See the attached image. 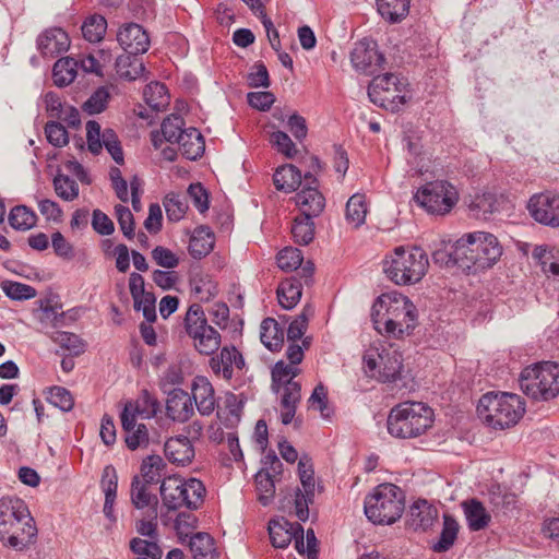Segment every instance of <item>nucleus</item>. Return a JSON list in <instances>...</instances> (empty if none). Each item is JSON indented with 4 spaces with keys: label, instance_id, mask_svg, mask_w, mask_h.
<instances>
[{
    "label": "nucleus",
    "instance_id": "1",
    "mask_svg": "<svg viewBox=\"0 0 559 559\" xmlns=\"http://www.w3.org/2000/svg\"><path fill=\"white\" fill-rule=\"evenodd\" d=\"M37 527L26 503L20 498L0 499V540L15 550L35 542Z\"/></svg>",
    "mask_w": 559,
    "mask_h": 559
},
{
    "label": "nucleus",
    "instance_id": "2",
    "mask_svg": "<svg viewBox=\"0 0 559 559\" xmlns=\"http://www.w3.org/2000/svg\"><path fill=\"white\" fill-rule=\"evenodd\" d=\"M501 254L502 247L498 238L489 233L474 231L456 240L455 255L461 262V270L468 273L491 267Z\"/></svg>",
    "mask_w": 559,
    "mask_h": 559
},
{
    "label": "nucleus",
    "instance_id": "3",
    "mask_svg": "<svg viewBox=\"0 0 559 559\" xmlns=\"http://www.w3.org/2000/svg\"><path fill=\"white\" fill-rule=\"evenodd\" d=\"M433 411L423 402H403L389 413L386 427L394 438L411 439L421 436L432 426Z\"/></svg>",
    "mask_w": 559,
    "mask_h": 559
},
{
    "label": "nucleus",
    "instance_id": "4",
    "mask_svg": "<svg viewBox=\"0 0 559 559\" xmlns=\"http://www.w3.org/2000/svg\"><path fill=\"white\" fill-rule=\"evenodd\" d=\"M479 417L495 429L514 426L525 413V403L513 393L488 392L477 405Z\"/></svg>",
    "mask_w": 559,
    "mask_h": 559
},
{
    "label": "nucleus",
    "instance_id": "5",
    "mask_svg": "<svg viewBox=\"0 0 559 559\" xmlns=\"http://www.w3.org/2000/svg\"><path fill=\"white\" fill-rule=\"evenodd\" d=\"M364 509L366 516L373 524H393L404 512V491L394 484H381L365 498Z\"/></svg>",
    "mask_w": 559,
    "mask_h": 559
},
{
    "label": "nucleus",
    "instance_id": "6",
    "mask_svg": "<svg viewBox=\"0 0 559 559\" xmlns=\"http://www.w3.org/2000/svg\"><path fill=\"white\" fill-rule=\"evenodd\" d=\"M429 266L427 253L419 247H397L391 260L384 261L383 271L396 285L418 283Z\"/></svg>",
    "mask_w": 559,
    "mask_h": 559
},
{
    "label": "nucleus",
    "instance_id": "7",
    "mask_svg": "<svg viewBox=\"0 0 559 559\" xmlns=\"http://www.w3.org/2000/svg\"><path fill=\"white\" fill-rule=\"evenodd\" d=\"M522 392L534 401H550L559 394V364L540 361L525 367L519 377Z\"/></svg>",
    "mask_w": 559,
    "mask_h": 559
},
{
    "label": "nucleus",
    "instance_id": "8",
    "mask_svg": "<svg viewBox=\"0 0 559 559\" xmlns=\"http://www.w3.org/2000/svg\"><path fill=\"white\" fill-rule=\"evenodd\" d=\"M159 490L163 504L170 511L181 507L197 510L205 495L203 483L197 478L183 481L177 477H168L163 479Z\"/></svg>",
    "mask_w": 559,
    "mask_h": 559
},
{
    "label": "nucleus",
    "instance_id": "9",
    "mask_svg": "<svg viewBox=\"0 0 559 559\" xmlns=\"http://www.w3.org/2000/svg\"><path fill=\"white\" fill-rule=\"evenodd\" d=\"M414 200L428 213L445 215L459 201L457 189L445 179H436L421 186Z\"/></svg>",
    "mask_w": 559,
    "mask_h": 559
},
{
    "label": "nucleus",
    "instance_id": "10",
    "mask_svg": "<svg viewBox=\"0 0 559 559\" xmlns=\"http://www.w3.org/2000/svg\"><path fill=\"white\" fill-rule=\"evenodd\" d=\"M384 320V336L402 340L414 333L418 325L416 306L406 296L390 300Z\"/></svg>",
    "mask_w": 559,
    "mask_h": 559
},
{
    "label": "nucleus",
    "instance_id": "11",
    "mask_svg": "<svg viewBox=\"0 0 559 559\" xmlns=\"http://www.w3.org/2000/svg\"><path fill=\"white\" fill-rule=\"evenodd\" d=\"M408 91L395 74L385 73L372 79L368 86V96L374 105L395 112L407 102Z\"/></svg>",
    "mask_w": 559,
    "mask_h": 559
},
{
    "label": "nucleus",
    "instance_id": "12",
    "mask_svg": "<svg viewBox=\"0 0 559 559\" xmlns=\"http://www.w3.org/2000/svg\"><path fill=\"white\" fill-rule=\"evenodd\" d=\"M86 142L92 154L97 155L103 148H106L117 165H123L124 154L121 142L112 129L102 131L97 121L90 120L86 123Z\"/></svg>",
    "mask_w": 559,
    "mask_h": 559
},
{
    "label": "nucleus",
    "instance_id": "13",
    "mask_svg": "<svg viewBox=\"0 0 559 559\" xmlns=\"http://www.w3.org/2000/svg\"><path fill=\"white\" fill-rule=\"evenodd\" d=\"M379 362L371 355L364 356L366 365V372H371L370 376L374 377V371L379 367L377 379L382 383H393L401 379L403 369V356L397 349H382L378 354Z\"/></svg>",
    "mask_w": 559,
    "mask_h": 559
},
{
    "label": "nucleus",
    "instance_id": "14",
    "mask_svg": "<svg viewBox=\"0 0 559 559\" xmlns=\"http://www.w3.org/2000/svg\"><path fill=\"white\" fill-rule=\"evenodd\" d=\"M353 67L367 75H373L384 69L385 58L379 51L378 44L368 38L357 41L350 52Z\"/></svg>",
    "mask_w": 559,
    "mask_h": 559
},
{
    "label": "nucleus",
    "instance_id": "15",
    "mask_svg": "<svg viewBox=\"0 0 559 559\" xmlns=\"http://www.w3.org/2000/svg\"><path fill=\"white\" fill-rule=\"evenodd\" d=\"M531 216L547 226H559V194L549 191L533 195L527 204Z\"/></svg>",
    "mask_w": 559,
    "mask_h": 559
},
{
    "label": "nucleus",
    "instance_id": "16",
    "mask_svg": "<svg viewBox=\"0 0 559 559\" xmlns=\"http://www.w3.org/2000/svg\"><path fill=\"white\" fill-rule=\"evenodd\" d=\"M117 40L122 49L130 55H141L150 48V37L146 31L136 23H129L122 26Z\"/></svg>",
    "mask_w": 559,
    "mask_h": 559
},
{
    "label": "nucleus",
    "instance_id": "17",
    "mask_svg": "<svg viewBox=\"0 0 559 559\" xmlns=\"http://www.w3.org/2000/svg\"><path fill=\"white\" fill-rule=\"evenodd\" d=\"M36 45L44 58H56L69 49L70 38L62 28L50 27L38 35Z\"/></svg>",
    "mask_w": 559,
    "mask_h": 559
},
{
    "label": "nucleus",
    "instance_id": "18",
    "mask_svg": "<svg viewBox=\"0 0 559 559\" xmlns=\"http://www.w3.org/2000/svg\"><path fill=\"white\" fill-rule=\"evenodd\" d=\"M131 405H126L121 415V426L124 432V442L129 450L135 451L146 448L150 443L148 430L144 424H136L134 414H130Z\"/></svg>",
    "mask_w": 559,
    "mask_h": 559
},
{
    "label": "nucleus",
    "instance_id": "19",
    "mask_svg": "<svg viewBox=\"0 0 559 559\" xmlns=\"http://www.w3.org/2000/svg\"><path fill=\"white\" fill-rule=\"evenodd\" d=\"M305 178L309 179L310 177ZM311 178L313 179L311 183H316V186L304 187L296 193L295 202L301 214L318 217L325 207V198L318 189L317 177Z\"/></svg>",
    "mask_w": 559,
    "mask_h": 559
},
{
    "label": "nucleus",
    "instance_id": "20",
    "mask_svg": "<svg viewBox=\"0 0 559 559\" xmlns=\"http://www.w3.org/2000/svg\"><path fill=\"white\" fill-rule=\"evenodd\" d=\"M194 413L192 397L182 389H174L166 401V415L174 421L185 423Z\"/></svg>",
    "mask_w": 559,
    "mask_h": 559
},
{
    "label": "nucleus",
    "instance_id": "21",
    "mask_svg": "<svg viewBox=\"0 0 559 559\" xmlns=\"http://www.w3.org/2000/svg\"><path fill=\"white\" fill-rule=\"evenodd\" d=\"M164 452L171 463L181 466L190 464L195 455L194 448L186 436L169 438L165 442Z\"/></svg>",
    "mask_w": 559,
    "mask_h": 559
},
{
    "label": "nucleus",
    "instance_id": "22",
    "mask_svg": "<svg viewBox=\"0 0 559 559\" xmlns=\"http://www.w3.org/2000/svg\"><path fill=\"white\" fill-rule=\"evenodd\" d=\"M147 486L135 475L131 481V502L139 510L147 508V518L157 519L158 498L156 495L147 491Z\"/></svg>",
    "mask_w": 559,
    "mask_h": 559
},
{
    "label": "nucleus",
    "instance_id": "23",
    "mask_svg": "<svg viewBox=\"0 0 559 559\" xmlns=\"http://www.w3.org/2000/svg\"><path fill=\"white\" fill-rule=\"evenodd\" d=\"M298 533L304 534L299 523H292L285 519L269 522V535L275 548H286Z\"/></svg>",
    "mask_w": 559,
    "mask_h": 559
},
{
    "label": "nucleus",
    "instance_id": "24",
    "mask_svg": "<svg viewBox=\"0 0 559 559\" xmlns=\"http://www.w3.org/2000/svg\"><path fill=\"white\" fill-rule=\"evenodd\" d=\"M215 245V236L212 229L206 225L198 226L189 241V254L197 260H201L209 255Z\"/></svg>",
    "mask_w": 559,
    "mask_h": 559
},
{
    "label": "nucleus",
    "instance_id": "25",
    "mask_svg": "<svg viewBox=\"0 0 559 559\" xmlns=\"http://www.w3.org/2000/svg\"><path fill=\"white\" fill-rule=\"evenodd\" d=\"M192 401H194L199 413L203 416L211 415L215 409L214 389L204 377H198L192 385Z\"/></svg>",
    "mask_w": 559,
    "mask_h": 559
},
{
    "label": "nucleus",
    "instance_id": "26",
    "mask_svg": "<svg viewBox=\"0 0 559 559\" xmlns=\"http://www.w3.org/2000/svg\"><path fill=\"white\" fill-rule=\"evenodd\" d=\"M438 518V510L426 500L414 502L409 510L408 526L414 531H427Z\"/></svg>",
    "mask_w": 559,
    "mask_h": 559
},
{
    "label": "nucleus",
    "instance_id": "27",
    "mask_svg": "<svg viewBox=\"0 0 559 559\" xmlns=\"http://www.w3.org/2000/svg\"><path fill=\"white\" fill-rule=\"evenodd\" d=\"M464 515L472 532L484 530L490 523L491 516L484 504L476 498L462 502Z\"/></svg>",
    "mask_w": 559,
    "mask_h": 559
},
{
    "label": "nucleus",
    "instance_id": "28",
    "mask_svg": "<svg viewBox=\"0 0 559 559\" xmlns=\"http://www.w3.org/2000/svg\"><path fill=\"white\" fill-rule=\"evenodd\" d=\"M100 485L105 493L104 514L110 521H115L114 503L117 496L118 476L116 468L112 465L105 466Z\"/></svg>",
    "mask_w": 559,
    "mask_h": 559
},
{
    "label": "nucleus",
    "instance_id": "29",
    "mask_svg": "<svg viewBox=\"0 0 559 559\" xmlns=\"http://www.w3.org/2000/svg\"><path fill=\"white\" fill-rule=\"evenodd\" d=\"M189 284L191 292L200 301H210L218 294L217 284L212 276L201 270L192 272Z\"/></svg>",
    "mask_w": 559,
    "mask_h": 559
},
{
    "label": "nucleus",
    "instance_id": "30",
    "mask_svg": "<svg viewBox=\"0 0 559 559\" xmlns=\"http://www.w3.org/2000/svg\"><path fill=\"white\" fill-rule=\"evenodd\" d=\"M183 156L194 160L201 157L205 150V142L201 132L195 128H188L177 142Z\"/></svg>",
    "mask_w": 559,
    "mask_h": 559
},
{
    "label": "nucleus",
    "instance_id": "31",
    "mask_svg": "<svg viewBox=\"0 0 559 559\" xmlns=\"http://www.w3.org/2000/svg\"><path fill=\"white\" fill-rule=\"evenodd\" d=\"M260 340L271 352H278L284 344V330L275 319L265 318L261 323Z\"/></svg>",
    "mask_w": 559,
    "mask_h": 559
},
{
    "label": "nucleus",
    "instance_id": "32",
    "mask_svg": "<svg viewBox=\"0 0 559 559\" xmlns=\"http://www.w3.org/2000/svg\"><path fill=\"white\" fill-rule=\"evenodd\" d=\"M302 283L292 276L281 282L277 288V298L284 309H293L300 300Z\"/></svg>",
    "mask_w": 559,
    "mask_h": 559
},
{
    "label": "nucleus",
    "instance_id": "33",
    "mask_svg": "<svg viewBox=\"0 0 559 559\" xmlns=\"http://www.w3.org/2000/svg\"><path fill=\"white\" fill-rule=\"evenodd\" d=\"M379 14L390 23L404 20L411 7V0H376Z\"/></svg>",
    "mask_w": 559,
    "mask_h": 559
},
{
    "label": "nucleus",
    "instance_id": "34",
    "mask_svg": "<svg viewBox=\"0 0 559 559\" xmlns=\"http://www.w3.org/2000/svg\"><path fill=\"white\" fill-rule=\"evenodd\" d=\"M189 548L194 559H217L214 538L205 532H199L191 536Z\"/></svg>",
    "mask_w": 559,
    "mask_h": 559
},
{
    "label": "nucleus",
    "instance_id": "35",
    "mask_svg": "<svg viewBox=\"0 0 559 559\" xmlns=\"http://www.w3.org/2000/svg\"><path fill=\"white\" fill-rule=\"evenodd\" d=\"M460 525L453 515L443 514V525L440 538L431 546L432 551L441 554L448 551L455 543Z\"/></svg>",
    "mask_w": 559,
    "mask_h": 559
},
{
    "label": "nucleus",
    "instance_id": "36",
    "mask_svg": "<svg viewBox=\"0 0 559 559\" xmlns=\"http://www.w3.org/2000/svg\"><path fill=\"white\" fill-rule=\"evenodd\" d=\"M79 62L72 57L60 58L52 68L55 84L59 87L71 84L78 74Z\"/></svg>",
    "mask_w": 559,
    "mask_h": 559
},
{
    "label": "nucleus",
    "instance_id": "37",
    "mask_svg": "<svg viewBox=\"0 0 559 559\" xmlns=\"http://www.w3.org/2000/svg\"><path fill=\"white\" fill-rule=\"evenodd\" d=\"M138 56L127 53L117 58L116 71L121 79L133 81L144 74L145 67Z\"/></svg>",
    "mask_w": 559,
    "mask_h": 559
},
{
    "label": "nucleus",
    "instance_id": "38",
    "mask_svg": "<svg viewBox=\"0 0 559 559\" xmlns=\"http://www.w3.org/2000/svg\"><path fill=\"white\" fill-rule=\"evenodd\" d=\"M207 319L202 307L199 304H193L189 307L185 317V329L187 334L191 338H197L200 334L205 332V329H210Z\"/></svg>",
    "mask_w": 559,
    "mask_h": 559
},
{
    "label": "nucleus",
    "instance_id": "39",
    "mask_svg": "<svg viewBox=\"0 0 559 559\" xmlns=\"http://www.w3.org/2000/svg\"><path fill=\"white\" fill-rule=\"evenodd\" d=\"M467 206L474 217L488 219L497 210V199L491 192L477 193L471 198Z\"/></svg>",
    "mask_w": 559,
    "mask_h": 559
},
{
    "label": "nucleus",
    "instance_id": "40",
    "mask_svg": "<svg viewBox=\"0 0 559 559\" xmlns=\"http://www.w3.org/2000/svg\"><path fill=\"white\" fill-rule=\"evenodd\" d=\"M314 217L301 214L294 218L292 235L296 243L307 246L314 238Z\"/></svg>",
    "mask_w": 559,
    "mask_h": 559
},
{
    "label": "nucleus",
    "instance_id": "41",
    "mask_svg": "<svg viewBox=\"0 0 559 559\" xmlns=\"http://www.w3.org/2000/svg\"><path fill=\"white\" fill-rule=\"evenodd\" d=\"M267 467L261 468L254 476L258 500L262 506H269L275 495V480Z\"/></svg>",
    "mask_w": 559,
    "mask_h": 559
},
{
    "label": "nucleus",
    "instance_id": "42",
    "mask_svg": "<svg viewBox=\"0 0 559 559\" xmlns=\"http://www.w3.org/2000/svg\"><path fill=\"white\" fill-rule=\"evenodd\" d=\"M143 97L147 106L156 111L165 109L169 103L167 88L165 84L159 82H152L146 85Z\"/></svg>",
    "mask_w": 559,
    "mask_h": 559
},
{
    "label": "nucleus",
    "instance_id": "43",
    "mask_svg": "<svg viewBox=\"0 0 559 559\" xmlns=\"http://www.w3.org/2000/svg\"><path fill=\"white\" fill-rule=\"evenodd\" d=\"M367 215V205L365 195L360 193L353 194L346 203V221L355 228L365 223Z\"/></svg>",
    "mask_w": 559,
    "mask_h": 559
},
{
    "label": "nucleus",
    "instance_id": "44",
    "mask_svg": "<svg viewBox=\"0 0 559 559\" xmlns=\"http://www.w3.org/2000/svg\"><path fill=\"white\" fill-rule=\"evenodd\" d=\"M127 405H131L130 414H134V418L138 415L143 418H152L159 411V402L147 390H142L134 405L132 403Z\"/></svg>",
    "mask_w": 559,
    "mask_h": 559
},
{
    "label": "nucleus",
    "instance_id": "45",
    "mask_svg": "<svg viewBox=\"0 0 559 559\" xmlns=\"http://www.w3.org/2000/svg\"><path fill=\"white\" fill-rule=\"evenodd\" d=\"M9 223L16 230H28L36 226L37 215L25 205H16L9 214Z\"/></svg>",
    "mask_w": 559,
    "mask_h": 559
},
{
    "label": "nucleus",
    "instance_id": "46",
    "mask_svg": "<svg viewBox=\"0 0 559 559\" xmlns=\"http://www.w3.org/2000/svg\"><path fill=\"white\" fill-rule=\"evenodd\" d=\"M165 467L166 464L162 456L155 454L146 456L141 464L143 483L147 485L157 484L163 476L162 472Z\"/></svg>",
    "mask_w": 559,
    "mask_h": 559
},
{
    "label": "nucleus",
    "instance_id": "47",
    "mask_svg": "<svg viewBox=\"0 0 559 559\" xmlns=\"http://www.w3.org/2000/svg\"><path fill=\"white\" fill-rule=\"evenodd\" d=\"M236 352L235 346H225L221 349L219 355L214 356L210 360V366L214 373L218 374L219 372L223 373V378L225 380H230L234 376L233 370V355L231 353Z\"/></svg>",
    "mask_w": 559,
    "mask_h": 559
},
{
    "label": "nucleus",
    "instance_id": "48",
    "mask_svg": "<svg viewBox=\"0 0 559 559\" xmlns=\"http://www.w3.org/2000/svg\"><path fill=\"white\" fill-rule=\"evenodd\" d=\"M50 338L62 348L69 350L72 356H79L85 350V343L74 333L56 331L51 334Z\"/></svg>",
    "mask_w": 559,
    "mask_h": 559
},
{
    "label": "nucleus",
    "instance_id": "49",
    "mask_svg": "<svg viewBox=\"0 0 559 559\" xmlns=\"http://www.w3.org/2000/svg\"><path fill=\"white\" fill-rule=\"evenodd\" d=\"M298 476L302 486V491L314 496L316 479L312 459L308 454H302L298 461Z\"/></svg>",
    "mask_w": 559,
    "mask_h": 559
},
{
    "label": "nucleus",
    "instance_id": "50",
    "mask_svg": "<svg viewBox=\"0 0 559 559\" xmlns=\"http://www.w3.org/2000/svg\"><path fill=\"white\" fill-rule=\"evenodd\" d=\"M193 342L195 349L200 354L210 356L219 348L221 335L213 326H211L210 329H205L203 334L193 338Z\"/></svg>",
    "mask_w": 559,
    "mask_h": 559
},
{
    "label": "nucleus",
    "instance_id": "51",
    "mask_svg": "<svg viewBox=\"0 0 559 559\" xmlns=\"http://www.w3.org/2000/svg\"><path fill=\"white\" fill-rule=\"evenodd\" d=\"M107 28V22L102 15H92L82 25V34L90 43L103 39Z\"/></svg>",
    "mask_w": 559,
    "mask_h": 559
},
{
    "label": "nucleus",
    "instance_id": "52",
    "mask_svg": "<svg viewBox=\"0 0 559 559\" xmlns=\"http://www.w3.org/2000/svg\"><path fill=\"white\" fill-rule=\"evenodd\" d=\"M277 265L285 272H293L299 269L304 262V255L300 249L286 247L276 255Z\"/></svg>",
    "mask_w": 559,
    "mask_h": 559
},
{
    "label": "nucleus",
    "instance_id": "53",
    "mask_svg": "<svg viewBox=\"0 0 559 559\" xmlns=\"http://www.w3.org/2000/svg\"><path fill=\"white\" fill-rule=\"evenodd\" d=\"M56 194L63 201L71 202L79 197V185L73 177H52Z\"/></svg>",
    "mask_w": 559,
    "mask_h": 559
},
{
    "label": "nucleus",
    "instance_id": "54",
    "mask_svg": "<svg viewBox=\"0 0 559 559\" xmlns=\"http://www.w3.org/2000/svg\"><path fill=\"white\" fill-rule=\"evenodd\" d=\"M559 251L555 247L548 245L535 246L532 258L542 267L544 273H550V265L559 262Z\"/></svg>",
    "mask_w": 559,
    "mask_h": 559
},
{
    "label": "nucleus",
    "instance_id": "55",
    "mask_svg": "<svg viewBox=\"0 0 559 559\" xmlns=\"http://www.w3.org/2000/svg\"><path fill=\"white\" fill-rule=\"evenodd\" d=\"M110 98V94L105 86L98 87L83 104L82 109L88 115L103 112Z\"/></svg>",
    "mask_w": 559,
    "mask_h": 559
},
{
    "label": "nucleus",
    "instance_id": "56",
    "mask_svg": "<svg viewBox=\"0 0 559 559\" xmlns=\"http://www.w3.org/2000/svg\"><path fill=\"white\" fill-rule=\"evenodd\" d=\"M2 290L12 300H27L37 294L33 286L11 281L2 283Z\"/></svg>",
    "mask_w": 559,
    "mask_h": 559
},
{
    "label": "nucleus",
    "instance_id": "57",
    "mask_svg": "<svg viewBox=\"0 0 559 559\" xmlns=\"http://www.w3.org/2000/svg\"><path fill=\"white\" fill-rule=\"evenodd\" d=\"M183 126L185 121L178 115H171L165 118L162 123V133L165 140L170 143H177L186 130Z\"/></svg>",
    "mask_w": 559,
    "mask_h": 559
},
{
    "label": "nucleus",
    "instance_id": "58",
    "mask_svg": "<svg viewBox=\"0 0 559 559\" xmlns=\"http://www.w3.org/2000/svg\"><path fill=\"white\" fill-rule=\"evenodd\" d=\"M115 214L117 216V221L123 236L127 237L129 240L133 239L135 237V223L133 214L131 213L130 209L124 205L118 204L115 206Z\"/></svg>",
    "mask_w": 559,
    "mask_h": 559
},
{
    "label": "nucleus",
    "instance_id": "59",
    "mask_svg": "<svg viewBox=\"0 0 559 559\" xmlns=\"http://www.w3.org/2000/svg\"><path fill=\"white\" fill-rule=\"evenodd\" d=\"M49 403H51L53 406L58 407L62 412H69L74 406V400L71 394V392L62 386H53L50 389L49 396H48Z\"/></svg>",
    "mask_w": 559,
    "mask_h": 559
},
{
    "label": "nucleus",
    "instance_id": "60",
    "mask_svg": "<svg viewBox=\"0 0 559 559\" xmlns=\"http://www.w3.org/2000/svg\"><path fill=\"white\" fill-rule=\"evenodd\" d=\"M45 134L50 144L56 147H62L69 142L67 129L57 121H49L45 126Z\"/></svg>",
    "mask_w": 559,
    "mask_h": 559
},
{
    "label": "nucleus",
    "instance_id": "61",
    "mask_svg": "<svg viewBox=\"0 0 559 559\" xmlns=\"http://www.w3.org/2000/svg\"><path fill=\"white\" fill-rule=\"evenodd\" d=\"M270 142L277 152L282 153L287 158H293L298 152L296 144L292 141L289 135L283 131L273 132Z\"/></svg>",
    "mask_w": 559,
    "mask_h": 559
},
{
    "label": "nucleus",
    "instance_id": "62",
    "mask_svg": "<svg viewBox=\"0 0 559 559\" xmlns=\"http://www.w3.org/2000/svg\"><path fill=\"white\" fill-rule=\"evenodd\" d=\"M163 203L167 218L170 222H179L188 209L186 202L179 195H167Z\"/></svg>",
    "mask_w": 559,
    "mask_h": 559
},
{
    "label": "nucleus",
    "instance_id": "63",
    "mask_svg": "<svg viewBox=\"0 0 559 559\" xmlns=\"http://www.w3.org/2000/svg\"><path fill=\"white\" fill-rule=\"evenodd\" d=\"M188 194L200 213H204L209 210L210 193L202 183H190Z\"/></svg>",
    "mask_w": 559,
    "mask_h": 559
},
{
    "label": "nucleus",
    "instance_id": "64",
    "mask_svg": "<svg viewBox=\"0 0 559 559\" xmlns=\"http://www.w3.org/2000/svg\"><path fill=\"white\" fill-rule=\"evenodd\" d=\"M314 502V496H310L309 492L302 491L300 488L295 490V514L301 522H306L309 519V506Z\"/></svg>",
    "mask_w": 559,
    "mask_h": 559
}]
</instances>
